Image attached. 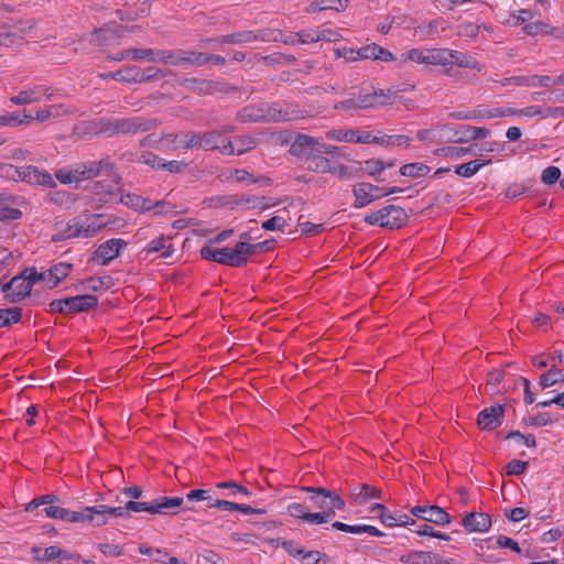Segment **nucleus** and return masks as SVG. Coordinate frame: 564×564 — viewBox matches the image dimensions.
Instances as JSON below:
<instances>
[{"mask_svg": "<svg viewBox=\"0 0 564 564\" xmlns=\"http://www.w3.org/2000/svg\"><path fill=\"white\" fill-rule=\"evenodd\" d=\"M364 173V169H361V163L357 162L356 166H347V165H337L333 167L332 174L337 175L339 178H352L359 177Z\"/></svg>", "mask_w": 564, "mask_h": 564, "instance_id": "nucleus-45", "label": "nucleus"}, {"mask_svg": "<svg viewBox=\"0 0 564 564\" xmlns=\"http://www.w3.org/2000/svg\"><path fill=\"white\" fill-rule=\"evenodd\" d=\"M364 169V173L368 175L376 176L384 171L383 160L380 159H370L365 161V165H361Z\"/></svg>", "mask_w": 564, "mask_h": 564, "instance_id": "nucleus-58", "label": "nucleus"}, {"mask_svg": "<svg viewBox=\"0 0 564 564\" xmlns=\"http://www.w3.org/2000/svg\"><path fill=\"white\" fill-rule=\"evenodd\" d=\"M332 138L337 141L370 143V140H372V134L369 131H360L354 129L334 130L332 132Z\"/></svg>", "mask_w": 564, "mask_h": 564, "instance_id": "nucleus-24", "label": "nucleus"}, {"mask_svg": "<svg viewBox=\"0 0 564 564\" xmlns=\"http://www.w3.org/2000/svg\"><path fill=\"white\" fill-rule=\"evenodd\" d=\"M447 48H412L405 53L408 59L419 64L446 66Z\"/></svg>", "mask_w": 564, "mask_h": 564, "instance_id": "nucleus-10", "label": "nucleus"}, {"mask_svg": "<svg viewBox=\"0 0 564 564\" xmlns=\"http://www.w3.org/2000/svg\"><path fill=\"white\" fill-rule=\"evenodd\" d=\"M462 524L468 532H487L491 527V518L486 512H468L464 516Z\"/></svg>", "mask_w": 564, "mask_h": 564, "instance_id": "nucleus-16", "label": "nucleus"}, {"mask_svg": "<svg viewBox=\"0 0 564 564\" xmlns=\"http://www.w3.org/2000/svg\"><path fill=\"white\" fill-rule=\"evenodd\" d=\"M490 134L489 129L484 127L462 126L459 130L453 131L449 141L464 143L470 140L485 139Z\"/></svg>", "mask_w": 564, "mask_h": 564, "instance_id": "nucleus-20", "label": "nucleus"}, {"mask_svg": "<svg viewBox=\"0 0 564 564\" xmlns=\"http://www.w3.org/2000/svg\"><path fill=\"white\" fill-rule=\"evenodd\" d=\"M199 253L204 260L214 261L225 265L237 267L236 262L238 261L234 258L231 248L225 247L216 249L210 246H204Z\"/></svg>", "mask_w": 564, "mask_h": 564, "instance_id": "nucleus-17", "label": "nucleus"}, {"mask_svg": "<svg viewBox=\"0 0 564 564\" xmlns=\"http://www.w3.org/2000/svg\"><path fill=\"white\" fill-rule=\"evenodd\" d=\"M72 264L66 262H59L57 264H54L48 270L50 280H53L52 285H50V289L56 288L62 280H64L70 272Z\"/></svg>", "mask_w": 564, "mask_h": 564, "instance_id": "nucleus-39", "label": "nucleus"}, {"mask_svg": "<svg viewBox=\"0 0 564 564\" xmlns=\"http://www.w3.org/2000/svg\"><path fill=\"white\" fill-rule=\"evenodd\" d=\"M240 202L248 208L267 209L271 206H276L278 202H273L272 198L267 196H254V195H240Z\"/></svg>", "mask_w": 564, "mask_h": 564, "instance_id": "nucleus-36", "label": "nucleus"}, {"mask_svg": "<svg viewBox=\"0 0 564 564\" xmlns=\"http://www.w3.org/2000/svg\"><path fill=\"white\" fill-rule=\"evenodd\" d=\"M70 113H73V109L69 106L58 104L51 105L44 109L37 110L35 117L33 118L39 122H44L51 118H58Z\"/></svg>", "mask_w": 564, "mask_h": 564, "instance_id": "nucleus-28", "label": "nucleus"}, {"mask_svg": "<svg viewBox=\"0 0 564 564\" xmlns=\"http://www.w3.org/2000/svg\"><path fill=\"white\" fill-rule=\"evenodd\" d=\"M22 318L21 307L0 308V328L17 324Z\"/></svg>", "mask_w": 564, "mask_h": 564, "instance_id": "nucleus-41", "label": "nucleus"}, {"mask_svg": "<svg viewBox=\"0 0 564 564\" xmlns=\"http://www.w3.org/2000/svg\"><path fill=\"white\" fill-rule=\"evenodd\" d=\"M46 93L47 88L35 86L30 89L21 90L17 96L10 98L15 105H29L41 100L42 93Z\"/></svg>", "mask_w": 564, "mask_h": 564, "instance_id": "nucleus-30", "label": "nucleus"}, {"mask_svg": "<svg viewBox=\"0 0 564 564\" xmlns=\"http://www.w3.org/2000/svg\"><path fill=\"white\" fill-rule=\"evenodd\" d=\"M160 63L173 66H199L198 52L195 51H158Z\"/></svg>", "mask_w": 564, "mask_h": 564, "instance_id": "nucleus-11", "label": "nucleus"}, {"mask_svg": "<svg viewBox=\"0 0 564 564\" xmlns=\"http://www.w3.org/2000/svg\"><path fill=\"white\" fill-rule=\"evenodd\" d=\"M165 241L166 240L163 236L160 238H156L148 245V247L145 248V251L148 253L163 251L162 257L169 258L173 252V248L171 245L169 247H165Z\"/></svg>", "mask_w": 564, "mask_h": 564, "instance_id": "nucleus-52", "label": "nucleus"}, {"mask_svg": "<svg viewBox=\"0 0 564 564\" xmlns=\"http://www.w3.org/2000/svg\"><path fill=\"white\" fill-rule=\"evenodd\" d=\"M394 95V90L388 89L386 94L382 89L372 93H359L356 98L358 109H370L389 104L390 96Z\"/></svg>", "mask_w": 564, "mask_h": 564, "instance_id": "nucleus-14", "label": "nucleus"}, {"mask_svg": "<svg viewBox=\"0 0 564 564\" xmlns=\"http://www.w3.org/2000/svg\"><path fill=\"white\" fill-rule=\"evenodd\" d=\"M528 466H529L528 462L512 459L506 466V473L508 476H519L527 469Z\"/></svg>", "mask_w": 564, "mask_h": 564, "instance_id": "nucleus-63", "label": "nucleus"}, {"mask_svg": "<svg viewBox=\"0 0 564 564\" xmlns=\"http://www.w3.org/2000/svg\"><path fill=\"white\" fill-rule=\"evenodd\" d=\"M318 141L310 135L297 133L291 142L290 153L295 158H308L315 153V145Z\"/></svg>", "mask_w": 564, "mask_h": 564, "instance_id": "nucleus-15", "label": "nucleus"}, {"mask_svg": "<svg viewBox=\"0 0 564 564\" xmlns=\"http://www.w3.org/2000/svg\"><path fill=\"white\" fill-rule=\"evenodd\" d=\"M307 170L318 173H332L329 160L318 155V153L311 154L307 159Z\"/></svg>", "mask_w": 564, "mask_h": 564, "instance_id": "nucleus-38", "label": "nucleus"}, {"mask_svg": "<svg viewBox=\"0 0 564 564\" xmlns=\"http://www.w3.org/2000/svg\"><path fill=\"white\" fill-rule=\"evenodd\" d=\"M263 104L259 106H247L237 112V120L240 122H264Z\"/></svg>", "mask_w": 564, "mask_h": 564, "instance_id": "nucleus-31", "label": "nucleus"}, {"mask_svg": "<svg viewBox=\"0 0 564 564\" xmlns=\"http://www.w3.org/2000/svg\"><path fill=\"white\" fill-rule=\"evenodd\" d=\"M216 488L218 489H230L231 491L228 494L229 497H236L238 494L243 496H249L250 491L245 486L236 482V481H221L216 484Z\"/></svg>", "mask_w": 564, "mask_h": 564, "instance_id": "nucleus-55", "label": "nucleus"}, {"mask_svg": "<svg viewBox=\"0 0 564 564\" xmlns=\"http://www.w3.org/2000/svg\"><path fill=\"white\" fill-rule=\"evenodd\" d=\"M513 84L527 87H551V77L546 75L513 76Z\"/></svg>", "mask_w": 564, "mask_h": 564, "instance_id": "nucleus-33", "label": "nucleus"}, {"mask_svg": "<svg viewBox=\"0 0 564 564\" xmlns=\"http://www.w3.org/2000/svg\"><path fill=\"white\" fill-rule=\"evenodd\" d=\"M98 305V299L95 295L84 294L66 297V314L80 313L89 311Z\"/></svg>", "mask_w": 564, "mask_h": 564, "instance_id": "nucleus-19", "label": "nucleus"}, {"mask_svg": "<svg viewBox=\"0 0 564 564\" xmlns=\"http://www.w3.org/2000/svg\"><path fill=\"white\" fill-rule=\"evenodd\" d=\"M11 170H14L13 176L19 177L23 182L29 184L42 185L48 188L56 186L54 177L46 171H41L36 166L29 165L22 167H14L9 165Z\"/></svg>", "mask_w": 564, "mask_h": 564, "instance_id": "nucleus-8", "label": "nucleus"}, {"mask_svg": "<svg viewBox=\"0 0 564 564\" xmlns=\"http://www.w3.org/2000/svg\"><path fill=\"white\" fill-rule=\"evenodd\" d=\"M45 514L52 519H59L66 522H84L83 510L72 511L57 506H48L44 509Z\"/></svg>", "mask_w": 564, "mask_h": 564, "instance_id": "nucleus-25", "label": "nucleus"}, {"mask_svg": "<svg viewBox=\"0 0 564 564\" xmlns=\"http://www.w3.org/2000/svg\"><path fill=\"white\" fill-rule=\"evenodd\" d=\"M90 131L109 138L117 135L116 118L102 117L89 122Z\"/></svg>", "mask_w": 564, "mask_h": 564, "instance_id": "nucleus-29", "label": "nucleus"}, {"mask_svg": "<svg viewBox=\"0 0 564 564\" xmlns=\"http://www.w3.org/2000/svg\"><path fill=\"white\" fill-rule=\"evenodd\" d=\"M490 160H473L467 163H463L455 167V173L459 176L471 177L475 175L482 166L490 163Z\"/></svg>", "mask_w": 564, "mask_h": 564, "instance_id": "nucleus-40", "label": "nucleus"}, {"mask_svg": "<svg viewBox=\"0 0 564 564\" xmlns=\"http://www.w3.org/2000/svg\"><path fill=\"white\" fill-rule=\"evenodd\" d=\"M115 164L107 156L99 161H88L76 164V171L80 176V181L91 180L99 175H107L112 178V183L118 185L121 182V176L117 173H113Z\"/></svg>", "mask_w": 564, "mask_h": 564, "instance_id": "nucleus-3", "label": "nucleus"}, {"mask_svg": "<svg viewBox=\"0 0 564 564\" xmlns=\"http://www.w3.org/2000/svg\"><path fill=\"white\" fill-rule=\"evenodd\" d=\"M46 199L48 203L63 206L69 202L70 195L65 191H54L47 194Z\"/></svg>", "mask_w": 564, "mask_h": 564, "instance_id": "nucleus-64", "label": "nucleus"}, {"mask_svg": "<svg viewBox=\"0 0 564 564\" xmlns=\"http://www.w3.org/2000/svg\"><path fill=\"white\" fill-rule=\"evenodd\" d=\"M561 381H564V375L561 369H557L555 365H553V368L540 377L539 384L542 389H546Z\"/></svg>", "mask_w": 564, "mask_h": 564, "instance_id": "nucleus-44", "label": "nucleus"}, {"mask_svg": "<svg viewBox=\"0 0 564 564\" xmlns=\"http://www.w3.org/2000/svg\"><path fill=\"white\" fill-rule=\"evenodd\" d=\"M207 507L228 511H239L242 513L251 512L248 505L237 503L225 499H216L214 502H210Z\"/></svg>", "mask_w": 564, "mask_h": 564, "instance_id": "nucleus-46", "label": "nucleus"}, {"mask_svg": "<svg viewBox=\"0 0 564 564\" xmlns=\"http://www.w3.org/2000/svg\"><path fill=\"white\" fill-rule=\"evenodd\" d=\"M220 138L221 131L218 130L206 132L189 131L182 135L177 148L186 150L203 149L205 151L216 150Z\"/></svg>", "mask_w": 564, "mask_h": 564, "instance_id": "nucleus-6", "label": "nucleus"}, {"mask_svg": "<svg viewBox=\"0 0 564 564\" xmlns=\"http://www.w3.org/2000/svg\"><path fill=\"white\" fill-rule=\"evenodd\" d=\"M246 248L247 241H239L234 248H231L234 258L239 261L236 262L237 267H242L248 262V258L246 257Z\"/></svg>", "mask_w": 564, "mask_h": 564, "instance_id": "nucleus-61", "label": "nucleus"}, {"mask_svg": "<svg viewBox=\"0 0 564 564\" xmlns=\"http://www.w3.org/2000/svg\"><path fill=\"white\" fill-rule=\"evenodd\" d=\"M431 171L430 166L423 163H408L400 167V174L406 177L425 176Z\"/></svg>", "mask_w": 564, "mask_h": 564, "instance_id": "nucleus-43", "label": "nucleus"}, {"mask_svg": "<svg viewBox=\"0 0 564 564\" xmlns=\"http://www.w3.org/2000/svg\"><path fill=\"white\" fill-rule=\"evenodd\" d=\"M446 65L456 64L459 67L478 68V62L458 51H451L447 48Z\"/></svg>", "mask_w": 564, "mask_h": 564, "instance_id": "nucleus-35", "label": "nucleus"}, {"mask_svg": "<svg viewBox=\"0 0 564 564\" xmlns=\"http://www.w3.org/2000/svg\"><path fill=\"white\" fill-rule=\"evenodd\" d=\"M556 420L552 419L549 413H539L535 416H531L524 420L525 424L530 426H546L554 423Z\"/></svg>", "mask_w": 564, "mask_h": 564, "instance_id": "nucleus-62", "label": "nucleus"}, {"mask_svg": "<svg viewBox=\"0 0 564 564\" xmlns=\"http://www.w3.org/2000/svg\"><path fill=\"white\" fill-rule=\"evenodd\" d=\"M184 502L182 497H158L151 501V514H175Z\"/></svg>", "mask_w": 564, "mask_h": 564, "instance_id": "nucleus-22", "label": "nucleus"}, {"mask_svg": "<svg viewBox=\"0 0 564 564\" xmlns=\"http://www.w3.org/2000/svg\"><path fill=\"white\" fill-rule=\"evenodd\" d=\"M213 202L216 206H228L230 208L242 205V202H240V196L238 195L217 196L213 198Z\"/></svg>", "mask_w": 564, "mask_h": 564, "instance_id": "nucleus-59", "label": "nucleus"}, {"mask_svg": "<svg viewBox=\"0 0 564 564\" xmlns=\"http://www.w3.org/2000/svg\"><path fill=\"white\" fill-rule=\"evenodd\" d=\"M76 171V164L72 167H63L56 171L55 177L62 184H72V183H78L80 182V176L75 173Z\"/></svg>", "mask_w": 564, "mask_h": 564, "instance_id": "nucleus-50", "label": "nucleus"}, {"mask_svg": "<svg viewBox=\"0 0 564 564\" xmlns=\"http://www.w3.org/2000/svg\"><path fill=\"white\" fill-rule=\"evenodd\" d=\"M263 112L265 115L264 122L294 121L300 119V113L288 112L279 104H263Z\"/></svg>", "mask_w": 564, "mask_h": 564, "instance_id": "nucleus-23", "label": "nucleus"}, {"mask_svg": "<svg viewBox=\"0 0 564 564\" xmlns=\"http://www.w3.org/2000/svg\"><path fill=\"white\" fill-rule=\"evenodd\" d=\"M410 512L413 517L436 525H446L452 522V516L436 505L415 506L410 509Z\"/></svg>", "mask_w": 564, "mask_h": 564, "instance_id": "nucleus-9", "label": "nucleus"}, {"mask_svg": "<svg viewBox=\"0 0 564 564\" xmlns=\"http://www.w3.org/2000/svg\"><path fill=\"white\" fill-rule=\"evenodd\" d=\"M365 221L372 226L399 229L406 225L408 215L402 207L387 205L375 213L366 215Z\"/></svg>", "mask_w": 564, "mask_h": 564, "instance_id": "nucleus-1", "label": "nucleus"}, {"mask_svg": "<svg viewBox=\"0 0 564 564\" xmlns=\"http://www.w3.org/2000/svg\"><path fill=\"white\" fill-rule=\"evenodd\" d=\"M161 120L156 118L129 117L116 118L117 135L137 134L148 132L161 126Z\"/></svg>", "mask_w": 564, "mask_h": 564, "instance_id": "nucleus-7", "label": "nucleus"}, {"mask_svg": "<svg viewBox=\"0 0 564 564\" xmlns=\"http://www.w3.org/2000/svg\"><path fill=\"white\" fill-rule=\"evenodd\" d=\"M368 525L369 524L350 525V524H346L340 521H335L332 524V527L335 530L347 532V533H352V534L367 533Z\"/></svg>", "mask_w": 564, "mask_h": 564, "instance_id": "nucleus-57", "label": "nucleus"}, {"mask_svg": "<svg viewBox=\"0 0 564 564\" xmlns=\"http://www.w3.org/2000/svg\"><path fill=\"white\" fill-rule=\"evenodd\" d=\"M99 218V215H83L75 217L67 223L65 232H67L68 237L70 238L94 237L100 229L105 227V224L101 223Z\"/></svg>", "mask_w": 564, "mask_h": 564, "instance_id": "nucleus-5", "label": "nucleus"}, {"mask_svg": "<svg viewBox=\"0 0 564 564\" xmlns=\"http://www.w3.org/2000/svg\"><path fill=\"white\" fill-rule=\"evenodd\" d=\"M258 39V35L253 31H242L221 36L220 43L245 44Z\"/></svg>", "mask_w": 564, "mask_h": 564, "instance_id": "nucleus-42", "label": "nucleus"}, {"mask_svg": "<svg viewBox=\"0 0 564 564\" xmlns=\"http://www.w3.org/2000/svg\"><path fill=\"white\" fill-rule=\"evenodd\" d=\"M561 177V170L557 166H549L542 172L541 180L546 185L555 184Z\"/></svg>", "mask_w": 564, "mask_h": 564, "instance_id": "nucleus-60", "label": "nucleus"}, {"mask_svg": "<svg viewBox=\"0 0 564 564\" xmlns=\"http://www.w3.org/2000/svg\"><path fill=\"white\" fill-rule=\"evenodd\" d=\"M477 144H471L467 148L463 147H444L441 151H443L444 156L449 158H460L466 155L467 153H475V148Z\"/></svg>", "mask_w": 564, "mask_h": 564, "instance_id": "nucleus-56", "label": "nucleus"}, {"mask_svg": "<svg viewBox=\"0 0 564 564\" xmlns=\"http://www.w3.org/2000/svg\"><path fill=\"white\" fill-rule=\"evenodd\" d=\"M436 561L437 553L431 551H412L400 557L404 564H437Z\"/></svg>", "mask_w": 564, "mask_h": 564, "instance_id": "nucleus-27", "label": "nucleus"}, {"mask_svg": "<svg viewBox=\"0 0 564 564\" xmlns=\"http://www.w3.org/2000/svg\"><path fill=\"white\" fill-rule=\"evenodd\" d=\"M127 247V242L119 238L109 239L101 243L95 251L98 258L102 259V264H108L120 254V250Z\"/></svg>", "mask_w": 564, "mask_h": 564, "instance_id": "nucleus-21", "label": "nucleus"}, {"mask_svg": "<svg viewBox=\"0 0 564 564\" xmlns=\"http://www.w3.org/2000/svg\"><path fill=\"white\" fill-rule=\"evenodd\" d=\"M352 495L355 497V501L359 505H362L366 503L369 499L380 498L382 491L368 484H360L352 489Z\"/></svg>", "mask_w": 564, "mask_h": 564, "instance_id": "nucleus-32", "label": "nucleus"}, {"mask_svg": "<svg viewBox=\"0 0 564 564\" xmlns=\"http://www.w3.org/2000/svg\"><path fill=\"white\" fill-rule=\"evenodd\" d=\"M410 141V138L406 137V135H401V134H398V135H388V134H383L382 137H376V135H372V140H370V143H377V144H382V145H386V147H394V145H403V144H408Z\"/></svg>", "mask_w": 564, "mask_h": 564, "instance_id": "nucleus-47", "label": "nucleus"}, {"mask_svg": "<svg viewBox=\"0 0 564 564\" xmlns=\"http://www.w3.org/2000/svg\"><path fill=\"white\" fill-rule=\"evenodd\" d=\"M14 283L13 292L4 295L6 300L10 303H17L21 300L25 299L31 294L32 286L30 284L29 278L23 270L21 273L12 278Z\"/></svg>", "mask_w": 564, "mask_h": 564, "instance_id": "nucleus-18", "label": "nucleus"}, {"mask_svg": "<svg viewBox=\"0 0 564 564\" xmlns=\"http://www.w3.org/2000/svg\"><path fill=\"white\" fill-rule=\"evenodd\" d=\"M171 69H161L153 66L141 69V84L158 80L162 77L173 75Z\"/></svg>", "mask_w": 564, "mask_h": 564, "instance_id": "nucleus-48", "label": "nucleus"}, {"mask_svg": "<svg viewBox=\"0 0 564 564\" xmlns=\"http://www.w3.org/2000/svg\"><path fill=\"white\" fill-rule=\"evenodd\" d=\"M34 120L33 116L15 111L0 116V126L18 127L22 123H31Z\"/></svg>", "mask_w": 564, "mask_h": 564, "instance_id": "nucleus-37", "label": "nucleus"}, {"mask_svg": "<svg viewBox=\"0 0 564 564\" xmlns=\"http://www.w3.org/2000/svg\"><path fill=\"white\" fill-rule=\"evenodd\" d=\"M84 522L91 523L93 525L100 527L107 523L106 513L102 511L100 505L93 507H85L83 509Z\"/></svg>", "mask_w": 564, "mask_h": 564, "instance_id": "nucleus-34", "label": "nucleus"}, {"mask_svg": "<svg viewBox=\"0 0 564 564\" xmlns=\"http://www.w3.org/2000/svg\"><path fill=\"white\" fill-rule=\"evenodd\" d=\"M506 408L502 404L485 408L478 413L477 425L480 430L494 431L499 427L505 419Z\"/></svg>", "mask_w": 564, "mask_h": 564, "instance_id": "nucleus-13", "label": "nucleus"}, {"mask_svg": "<svg viewBox=\"0 0 564 564\" xmlns=\"http://www.w3.org/2000/svg\"><path fill=\"white\" fill-rule=\"evenodd\" d=\"M335 516V510L328 509L321 512H308L305 516V521L311 524H322L329 522Z\"/></svg>", "mask_w": 564, "mask_h": 564, "instance_id": "nucleus-54", "label": "nucleus"}, {"mask_svg": "<svg viewBox=\"0 0 564 564\" xmlns=\"http://www.w3.org/2000/svg\"><path fill=\"white\" fill-rule=\"evenodd\" d=\"M522 30L529 35L550 34L554 31L553 28L542 21L529 22L523 25Z\"/></svg>", "mask_w": 564, "mask_h": 564, "instance_id": "nucleus-51", "label": "nucleus"}, {"mask_svg": "<svg viewBox=\"0 0 564 564\" xmlns=\"http://www.w3.org/2000/svg\"><path fill=\"white\" fill-rule=\"evenodd\" d=\"M177 84L198 96L229 94L237 90L235 86H230L223 80L204 79L188 76L178 79Z\"/></svg>", "mask_w": 564, "mask_h": 564, "instance_id": "nucleus-2", "label": "nucleus"}, {"mask_svg": "<svg viewBox=\"0 0 564 564\" xmlns=\"http://www.w3.org/2000/svg\"><path fill=\"white\" fill-rule=\"evenodd\" d=\"M301 490L307 494H312V496L308 497V501L312 503L313 508L322 509L323 511L328 509H345V501L333 490L323 487L311 486H303L301 487Z\"/></svg>", "mask_w": 564, "mask_h": 564, "instance_id": "nucleus-4", "label": "nucleus"}, {"mask_svg": "<svg viewBox=\"0 0 564 564\" xmlns=\"http://www.w3.org/2000/svg\"><path fill=\"white\" fill-rule=\"evenodd\" d=\"M355 208H362L373 200L384 197V187H379L370 183H358L354 185Z\"/></svg>", "mask_w": 564, "mask_h": 564, "instance_id": "nucleus-12", "label": "nucleus"}, {"mask_svg": "<svg viewBox=\"0 0 564 564\" xmlns=\"http://www.w3.org/2000/svg\"><path fill=\"white\" fill-rule=\"evenodd\" d=\"M158 51L152 48H130L131 58L133 61H149L159 62L160 55H156Z\"/></svg>", "mask_w": 564, "mask_h": 564, "instance_id": "nucleus-53", "label": "nucleus"}, {"mask_svg": "<svg viewBox=\"0 0 564 564\" xmlns=\"http://www.w3.org/2000/svg\"><path fill=\"white\" fill-rule=\"evenodd\" d=\"M141 68L134 65L126 66L122 69L110 73L109 75H101V77H111L121 83L141 84Z\"/></svg>", "mask_w": 564, "mask_h": 564, "instance_id": "nucleus-26", "label": "nucleus"}, {"mask_svg": "<svg viewBox=\"0 0 564 564\" xmlns=\"http://www.w3.org/2000/svg\"><path fill=\"white\" fill-rule=\"evenodd\" d=\"M236 154L241 155L256 148V140L251 135H236L234 138Z\"/></svg>", "mask_w": 564, "mask_h": 564, "instance_id": "nucleus-49", "label": "nucleus"}]
</instances>
